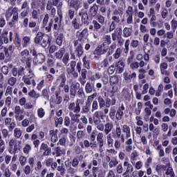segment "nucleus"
Listing matches in <instances>:
<instances>
[{"label": "nucleus", "instance_id": "obj_39", "mask_svg": "<svg viewBox=\"0 0 177 177\" xmlns=\"http://www.w3.org/2000/svg\"><path fill=\"white\" fill-rule=\"evenodd\" d=\"M24 172L26 175H30L31 174V166L26 165L24 169Z\"/></svg>", "mask_w": 177, "mask_h": 177}, {"label": "nucleus", "instance_id": "obj_26", "mask_svg": "<svg viewBox=\"0 0 177 177\" xmlns=\"http://www.w3.org/2000/svg\"><path fill=\"white\" fill-rule=\"evenodd\" d=\"M145 112L146 113L145 116V120L147 122V121H149V118H150V115H151V110H150L149 107H146L145 109Z\"/></svg>", "mask_w": 177, "mask_h": 177}, {"label": "nucleus", "instance_id": "obj_2", "mask_svg": "<svg viewBox=\"0 0 177 177\" xmlns=\"http://www.w3.org/2000/svg\"><path fill=\"white\" fill-rule=\"evenodd\" d=\"M77 91L79 95H82L83 91L82 89H80V83H72L70 91L71 96H75V95H77Z\"/></svg>", "mask_w": 177, "mask_h": 177}, {"label": "nucleus", "instance_id": "obj_30", "mask_svg": "<svg viewBox=\"0 0 177 177\" xmlns=\"http://www.w3.org/2000/svg\"><path fill=\"white\" fill-rule=\"evenodd\" d=\"M63 34L60 33L58 35L56 42L59 45V46H61L62 44H63V38H64Z\"/></svg>", "mask_w": 177, "mask_h": 177}, {"label": "nucleus", "instance_id": "obj_11", "mask_svg": "<svg viewBox=\"0 0 177 177\" xmlns=\"http://www.w3.org/2000/svg\"><path fill=\"white\" fill-rule=\"evenodd\" d=\"M49 136L50 138L51 142H53V143H56V141L59 139L57 138V129L50 130L49 131Z\"/></svg>", "mask_w": 177, "mask_h": 177}, {"label": "nucleus", "instance_id": "obj_49", "mask_svg": "<svg viewBox=\"0 0 177 177\" xmlns=\"http://www.w3.org/2000/svg\"><path fill=\"white\" fill-rule=\"evenodd\" d=\"M15 15V8H8L6 15L8 17Z\"/></svg>", "mask_w": 177, "mask_h": 177}, {"label": "nucleus", "instance_id": "obj_14", "mask_svg": "<svg viewBox=\"0 0 177 177\" xmlns=\"http://www.w3.org/2000/svg\"><path fill=\"white\" fill-rule=\"evenodd\" d=\"M29 55H30V51L28 50L25 49V50H22L19 54L21 60L22 62H26V60H27V57H28Z\"/></svg>", "mask_w": 177, "mask_h": 177}, {"label": "nucleus", "instance_id": "obj_18", "mask_svg": "<svg viewBox=\"0 0 177 177\" xmlns=\"http://www.w3.org/2000/svg\"><path fill=\"white\" fill-rule=\"evenodd\" d=\"M88 15L90 16H93V17H95V16L97 15V6L93 5L92 7H91L88 11Z\"/></svg>", "mask_w": 177, "mask_h": 177}, {"label": "nucleus", "instance_id": "obj_29", "mask_svg": "<svg viewBox=\"0 0 177 177\" xmlns=\"http://www.w3.org/2000/svg\"><path fill=\"white\" fill-rule=\"evenodd\" d=\"M162 91H164V86L162 84H160L156 93V96L160 97V96H161V93H162Z\"/></svg>", "mask_w": 177, "mask_h": 177}, {"label": "nucleus", "instance_id": "obj_52", "mask_svg": "<svg viewBox=\"0 0 177 177\" xmlns=\"http://www.w3.org/2000/svg\"><path fill=\"white\" fill-rule=\"evenodd\" d=\"M142 89H143L142 91V95H146V93H147L149 90V84H145L143 86Z\"/></svg>", "mask_w": 177, "mask_h": 177}, {"label": "nucleus", "instance_id": "obj_48", "mask_svg": "<svg viewBox=\"0 0 177 177\" xmlns=\"http://www.w3.org/2000/svg\"><path fill=\"white\" fill-rule=\"evenodd\" d=\"M100 117L102 120H103V117H104V115H102V113L100 111H96L94 113L93 118H100Z\"/></svg>", "mask_w": 177, "mask_h": 177}, {"label": "nucleus", "instance_id": "obj_12", "mask_svg": "<svg viewBox=\"0 0 177 177\" xmlns=\"http://www.w3.org/2000/svg\"><path fill=\"white\" fill-rule=\"evenodd\" d=\"M124 142H125V138L123 134H122L120 138H116V140L114 144L115 149H120L122 143H124Z\"/></svg>", "mask_w": 177, "mask_h": 177}, {"label": "nucleus", "instance_id": "obj_58", "mask_svg": "<svg viewBox=\"0 0 177 177\" xmlns=\"http://www.w3.org/2000/svg\"><path fill=\"white\" fill-rule=\"evenodd\" d=\"M118 165V161H117L116 160H111L109 162V167H110V168H113V167H115Z\"/></svg>", "mask_w": 177, "mask_h": 177}, {"label": "nucleus", "instance_id": "obj_34", "mask_svg": "<svg viewBox=\"0 0 177 177\" xmlns=\"http://www.w3.org/2000/svg\"><path fill=\"white\" fill-rule=\"evenodd\" d=\"M19 10L17 8H14V14L12 17V21H16L19 19V12H17Z\"/></svg>", "mask_w": 177, "mask_h": 177}, {"label": "nucleus", "instance_id": "obj_36", "mask_svg": "<svg viewBox=\"0 0 177 177\" xmlns=\"http://www.w3.org/2000/svg\"><path fill=\"white\" fill-rule=\"evenodd\" d=\"M79 16H82V23H86V21H88V14L80 12Z\"/></svg>", "mask_w": 177, "mask_h": 177}, {"label": "nucleus", "instance_id": "obj_50", "mask_svg": "<svg viewBox=\"0 0 177 177\" xmlns=\"http://www.w3.org/2000/svg\"><path fill=\"white\" fill-rule=\"evenodd\" d=\"M16 81H17L16 77H12L8 80V82L9 85H11V86H13V85L16 84Z\"/></svg>", "mask_w": 177, "mask_h": 177}, {"label": "nucleus", "instance_id": "obj_27", "mask_svg": "<svg viewBox=\"0 0 177 177\" xmlns=\"http://www.w3.org/2000/svg\"><path fill=\"white\" fill-rule=\"evenodd\" d=\"M165 175H167L170 177H175V172H174V169H172L171 167H167Z\"/></svg>", "mask_w": 177, "mask_h": 177}, {"label": "nucleus", "instance_id": "obj_13", "mask_svg": "<svg viewBox=\"0 0 177 177\" xmlns=\"http://www.w3.org/2000/svg\"><path fill=\"white\" fill-rule=\"evenodd\" d=\"M124 111H125V107L124 106V105H122L120 107L118 108V111L116 113L117 120H122Z\"/></svg>", "mask_w": 177, "mask_h": 177}, {"label": "nucleus", "instance_id": "obj_55", "mask_svg": "<svg viewBox=\"0 0 177 177\" xmlns=\"http://www.w3.org/2000/svg\"><path fill=\"white\" fill-rule=\"evenodd\" d=\"M121 55V48H117L115 54L113 55L115 59H118Z\"/></svg>", "mask_w": 177, "mask_h": 177}, {"label": "nucleus", "instance_id": "obj_45", "mask_svg": "<svg viewBox=\"0 0 177 177\" xmlns=\"http://www.w3.org/2000/svg\"><path fill=\"white\" fill-rule=\"evenodd\" d=\"M35 162V157H30L28 158V164L30 165L31 168H34V164Z\"/></svg>", "mask_w": 177, "mask_h": 177}, {"label": "nucleus", "instance_id": "obj_16", "mask_svg": "<svg viewBox=\"0 0 177 177\" xmlns=\"http://www.w3.org/2000/svg\"><path fill=\"white\" fill-rule=\"evenodd\" d=\"M124 167H126V171L127 174L129 172H133V166L131 163H129L128 161L125 160L123 163Z\"/></svg>", "mask_w": 177, "mask_h": 177}, {"label": "nucleus", "instance_id": "obj_19", "mask_svg": "<svg viewBox=\"0 0 177 177\" xmlns=\"http://www.w3.org/2000/svg\"><path fill=\"white\" fill-rule=\"evenodd\" d=\"M113 124L112 123H106L104 125V133L106 135H109V133H110V131L113 130Z\"/></svg>", "mask_w": 177, "mask_h": 177}, {"label": "nucleus", "instance_id": "obj_5", "mask_svg": "<svg viewBox=\"0 0 177 177\" xmlns=\"http://www.w3.org/2000/svg\"><path fill=\"white\" fill-rule=\"evenodd\" d=\"M106 52H107V47H106L104 44H103L96 48V49L94 50V55L99 56L100 55H104V53H106Z\"/></svg>", "mask_w": 177, "mask_h": 177}, {"label": "nucleus", "instance_id": "obj_59", "mask_svg": "<svg viewBox=\"0 0 177 177\" xmlns=\"http://www.w3.org/2000/svg\"><path fill=\"white\" fill-rule=\"evenodd\" d=\"M116 171L118 174H122L124 171V168L122 167V165H118L116 168Z\"/></svg>", "mask_w": 177, "mask_h": 177}, {"label": "nucleus", "instance_id": "obj_10", "mask_svg": "<svg viewBox=\"0 0 177 177\" xmlns=\"http://www.w3.org/2000/svg\"><path fill=\"white\" fill-rule=\"evenodd\" d=\"M122 35V29L121 28H118L115 32L112 34V39L113 41H117L118 39H120L121 38V35Z\"/></svg>", "mask_w": 177, "mask_h": 177}, {"label": "nucleus", "instance_id": "obj_23", "mask_svg": "<svg viewBox=\"0 0 177 177\" xmlns=\"http://www.w3.org/2000/svg\"><path fill=\"white\" fill-rule=\"evenodd\" d=\"M132 28H124L123 30V33L124 37L128 38V37H131L132 35Z\"/></svg>", "mask_w": 177, "mask_h": 177}, {"label": "nucleus", "instance_id": "obj_47", "mask_svg": "<svg viewBox=\"0 0 177 177\" xmlns=\"http://www.w3.org/2000/svg\"><path fill=\"white\" fill-rule=\"evenodd\" d=\"M156 20H157V17L155 15H152L150 19V24H151L152 27H156Z\"/></svg>", "mask_w": 177, "mask_h": 177}, {"label": "nucleus", "instance_id": "obj_15", "mask_svg": "<svg viewBox=\"0 0 177 177\" xmlns=\"http://www.w3.org/2000/svg\"><path fill=\"white\" fill-rule=\"evenodd\" d=\"M13 135L14 138H16V139H20L21 136H23V131L20 129V128H15L13 131Z\"/></svg>", "mask_w": 177, "mask_h": 177}, {"label": "nucleus", "instance_id": "obj_8", "mask_svg": "<svg viewBox=\"0 0 177 177\" xmlns=\"http://www.w3.org/2000/svg\"><path fill=\"white\" fill-rule=\"evenodd\" d=\"M70 6L74 8L76 10L82 8V1L81 0H71L70 2Z\"/></svg>", "mask_w": 177, "mask_h": 177}, {"label": "nucleus", "instance_id": "obj_38", "mask_svg": "<svg viewBox=\"0 0 177 177\" xmlns=\"http://www.w3.org/2000/svg\"><path fill=\"white\" fill-rule=\"evenodd\" d=\"M130 68L132 70H138L139 68V62H133L130 64Z\"/></svg>", "mask_w": 177, "mask_h": 177}, {"label": "nucleus", "instance_id": "obj_3", "mask_svg": "<svg viewBox=\"0 0 177 177\" xmlns=\"http://www.w3.org/2000/svg\"><path fill=\"white\" fill-rule=\"evenodd\" d=\"M9 149H10L9 150L10 153H12L13 150L14 151H17V150H19V149H20V145L16 142V139L12 138L10 140Z\"/></svg>", "mask_w": 177, "mask_h": 177}, {"label": "nucleus", "instance_id": "obj_20", "mask_svg": "<svg viewBox=\"0 0 177 177\" xmlns=\"http://www.w3.org/2000/svg\"><path fill=\"white\" fill-rule=\"evenodd\" d=\"M69 115L72 121H74L75 122H77V123L80 122V117H81V115L74 114L73 112H70Z\"/></svg>", "mask_w": 177, "mask_h": 177}, {"label": "nucleus", "instance_id": "obj_56", "mask_svg": "<svg viewBox=\"0 0 177 177\" xmlns=\"http://www.w3.org/2000/svg\"><path fill=\"white\" fill-rule=\"evenodd\" d=\"M161 16H162V19H167V17L168 16V10L163 9L161 12Z\"/></svg>", "mask_w": 177, "mask_h": 177}, {"label": "nucleus", "instance_id": "obj_43", "mask_svg": "<svg viewBox=\"0 0 177 177\" xmlns=\"http://www.w3.org/2000/svg\"><path fill=\"white\" fill-rule=\"evenodd\" d=\"M19 162L20 165L24 167V165H26V162H27V159L26 158V157L21 156L19 157Z\"/></svg>", "mask_w": 177, "mask_h": 177}, {"label": "nucleus", "instance_id": "obj_61", "mask_svg": "<svg viewBox=\"0 0 177 177\" xmlns=\"http://www.w3.org/2000/svg\"><path fill=\"white\" fill-rule=\"evenodd\" d=\"M153 45L155 46H158L160 45V37H156L153 39Z\"/></svg>", "mask_w": 177, "mask_h": 177}, {"label": "nucleus", "instance_id": "obj_37", "mask_svg": "<svg viewBox=\"0 0 177 177\" xmlns=\"http://www.w3.org/2000/svg\"><path fill=\"white\" fill-rule=\"evenodd\" d=\"M29 96H30V97H33V99H38V97H39V93H37L33 90L29 93Z\"/></svg>", "mask_w": 177, "mask_h": 177}, {"label": "nucleus", "instance_id": "obj_32", "mask_svg": "<svg viewBox=\"0 0 177 177\" xmlns=\"http://www.w3.org/2000/svg\"><path fill=\"white\" fill-rule=\"evenodd\" d=\"M37 115L39 118H44V117H45V109L42 108L38 109Z\"/></svg>", "mask_w": 177, "mask_h": 177}, {"label": "nucleus", "instance_id": "obj_25", "mask_svg": "<svg viewBox=\"0 0 177 177\" xmlns=\"http://www.w3.org/2000/svg\"><path fill=\"white\" fill-rule=\"evenodd\" d=\"M110 82L112 85H117L120 82V77L111 76L110 78Z\"/></svg>", "mask_w": 177, "mask_h": 177}, {"label": "nucleus", "instance_id": "obj_24", "mask_svg": "<svg viewBox=\"0 0 177 177\" xmlns=\"http://www.w3.org/2000/svg\"><path fill=\"white\" fill-rule=\"evenodd\" d=\"M24 81L27 85H31L32 84L35 86V80L32 77H24Z\"/></svg>", "mask_w": 177, "mask_h": 177}, {"label": "nucleus", "instance_id": "obj_1", "mask_svg": "<svg viewBox=\"0 0 177 177\" xmlns=\"http://www.w3.org/2000/svg\"><path fill=\"white\" fill-rule=\"evenodd\" d=\"M35 42L39 44L43 48H46V46H48V44L50 42V37H49V35L44 34L42 32H38L35 38Z\"/></svg>", "mask_w": 177, "mask_h": 177}, {"label": "nucleus", "instance_id": "obj_4", "mask_svg": "<svg viewBox=\"0 0 177 177\" xmlns=\"http://www.w3.org/2000/svg\"><path fill=\"white\" fill-rule=\"evenodd\" d=\"M68 109L70 110V113H80L81 111V107L80 104L72 102L69 104Z\"/></svg>", "mask_w": 177, "mask_h": 177}, {"label": "nucleus", "instance_id": "obj_42", "mask_svg": "<svg viewBox=\"0 0 177 177\" xmlns=\"http://www.w3.org/2000/svg\"><path fill=\"white\" fill-rule=\"evenodd\" d=\"M84 67L89 68V60L86 58V55L83 57Z\"/></svg>", "mask_w": 177, "mask_h": 177}, {"label": "nucleus", "instance_id": "obj_7", "mask_svg": "<svg viewBox=\"0 0 177 177\" xmlns=\"http://www.w3.org/2000/svg\"><path fill=\"white\" fill-rule=\"evenodd\" d=\"M74 46L75 48V52L78 56H81L84 53V48H82V44L80 41H75Z\"/></svg>", "mask_w": 177, "mask_h": 177}, {"label": "nucleus", "instance_id": "obj_54", "mask_svg": "<svg viewBox=\"0 0 177 177\" xmlns=\"http://www.w3.org/2000/svg\"><path fill=\"white\" fill-rule=\"evenodd\" d=\"M98 103H99L100 107L102 108L104 106V104H105L104 100L102 97H98Z\"/></svg>", "mask_w": 177, "mask_h": 177}, {"label": "nucleus", "instance_id": "obj_22", "mask_svg": "<svg viewBox=\"0 0 177 177\" xmlns=\"http://www.w3.org/2000/svg\"><path fill=\"white\" fill-rule=\"evenodd\" d=\"M64 52H66V50L64 48H61L58 52L55 53V56L57 59H62L63 57V55H64Z\"/></svg>", "mask_w": 177, "mask_h": 177}, {"label": "nucleus", "instance_id": "obj_51", "mask_svg": "<svg viewBox=\"0 0 177 177\" xmlns=\"http://www.w3.org/2000/svg\"><path fill=\"white\" fill-rule=\"evenodd\" d=\"M12 103V97H7L5 100V104L7 106V107H10V104Z\"/></svg>", "mask_w": 177, "mask_h": 177}, {"label": "nucleus", "instance_id": "obj_31", "mask_svg": "<svg viewBox=\"0 0 177 177\" xmlns=\"http://www.w3.org/2000/svg\"><path fill=\"white\" fill-rule=\"evenodd\" d=\"M30 37H28L27 36L24 37L22 39L23 47L26 48V46H27V45H28L30 44Z\"/></svg>", "mask_w": 177, "mask_h": 177}, {"label": "nucleus", "instance_id": "obj_6", "mask_svg": "<svg viewBox=\"0 0 177 177\" xmlns=\"http://www.w3.org/2000/svg\"><path fill=\"white\" fill-rule=\"evenodd\" d=\"M45 62V55L42 53H38L33 58V63L35 64H42Z\"/></svg>", "mask_w": 177, "mask_h": 177}, {"label": "nucleus", "instance_id": "obj_40", "mask_svg": "<svg viewBox=\"0 0 177 177\" xmlns=\"http://www.w3.org/2000/svg\"><path fill=\"white\" fill-rule=\"evenodd\" d=\"M171 28L173 30V32H175V31H176V28H177V21L175 19H173L171 21Z\"/></svg>", "mask_w": 177, "mask_h": 177}, {"label": "nucleus", "instance_id": "obj_57", "mask_svg": "<svg viewBox=\"0 0 177 177\" xmlns=\"http://www.w3.org/2000/svg\"><path fill=\"white\" fill-rule=\"evenodd\" d=\"M116 138H121V136H122V135H121V128H120V127H118V124L117 125L116 127Z\"/></svg>", "mask_w": 177, "mask_h": 177}, {"label": "nucleus", "instance_id": "obj_64", "mask_svg": "<svg viewBox=\"0 0 177 177\" xmlns=\"http://www.w3.org/2000/svg\"><path fill=\"white\" fill-rule=\"evenodd\" d=\"M26 102V97H21V98L19 99V104L21 106H25Z\"/></svg>", "mask_w": 177, "mask_h": 177}, {"label": "nucleus", "instance_id": "obj_9", "mask_svg": "<svg viewBox=\"0 0 177 177\" xmlns=\"http://www.w3.org/2000/svg\"><path fill=\"white\" fill-rule=\"evenodd\" d=\"M124 67H125V63L122 60H120L115 64L116 72L118 73L119 74H121V73L124 71Z\"/></svg>", "mask_w": 177, "mask_h": 177}, {"label": "nucleus", "instance_id": "obj_21", "mask_svg": "<svg viewBox=\"0 0 177 177\" xmlns=\"http://www.w3.org/2000/svg\"><path fill=\"white\" fill-rule=\"evenodd\" d=\"M24 71V69L23 68H21L19 69H17V68H14L12 69V75H14V77H17V75H21Z\"/></svg>", "mask_w": 177, "mask_h": 177}, {"label": "nucleus", "instance_id": "obj_53", "mask_svg": "<svg viewBox=\"0 0 177 177\" xmlns=\"http://www.w3.org/2000/svg\"><path fill=\"white\" fill-rule=\"evenodd\" d=\"M3 176L5 177H10L12 176V172H10V170L9 169V168H6L4 170Z\"/></svg>", "mask_w": 177, "mask_h": 177}, {"label": "nucleus", "instance_id": "obj_33", "mask_svg": "<svg viewBox=\"0 0 177 177\" xmlns=\"http://www.w3.org/2000/svg\"><path fill=\"white\" fill-rule=\"evenodd\" d=\"M134 58H135V54L133 53V51H131L130 56L127 59V64H131V63H133Z\"/></svg>", "mask_w": 177, "mask_h": 177}, {"label": "nucleus", "instance_id": "obj_46", "mask_svg": "<svg viewBox=\"0 0 177 177\" xmlns=\"http://www.w3.org/2000/svg\"><path fill=\"white\" fill-rule=\"evenodd\" d=\"M70 60V55L68 53H66L64 54V58H63V62L65 64H67L68 63V61Z\"/></svg>", "mask_w": 177, "mask_h": 177}, {"label": "nucleus", "instance_id": "obj_62", "mask_svg": "<svg viewBox=\"0 0 177 177\" xmlns=\"http://www.w3.org/2000/svg\"><path fill=\"white\" fill-rule=\"evenodd\" d=\"M161 129L163 132H167L168 131V124L167 123H162Z\"/></svg>", "mask_w": 177, "mask_h": 177}, {"label": "nucleus", "instance_id": "obj_44", "mask_svg": "<svg viewBox=\"0 0 177 177\" xmlns=\"http://www.w3.org/2000/svg\"><path fill=\"white\" fill-rule=\"evenodd\" d=\"M12 93H13V88L8 86L6 90L5 95L9 96V95H12Z\"/></svg>", "mask_w": 177, "mask_h": 177}, {"label": "nucleus", "instance_id": "obj_35", "mask_svg": "<svg viewBox=\"0 0 177 177\" xmlns=\"http://www.w3.org/2000/svg\"><path fill=\"white\" fill-rule=\"evenodd\" d=\"M6 149V145H5V141L1 140H0V154H2L5 149Z\"/></svg>", "mask_w": 177, "mask_h": 177}, {"label": "nucleus", "instance_id": "obj_28", "mask_svg": "<svg viewBox=\"0 0 177 177\" xmlns=\"http://www.w3.org/2000/svg\"><path fill=\"white\" fill-rule=\"evenodd\" d=\"M85 91L86 93H92V92L93 91V86H92V84H91V83H86L85 86Z\"/></svg>", "mask_w": 177, "mask_h": 177}, {"label": "nucleus", "instance_id": "obj_63", "mask_svg": "<svg viewBox=\"0 0 177 177\" xmlns=\"http://www.w3.org/2000/svg\"><path fill=\"white\" fill-rule=\"evenodd\" d=\"M97 21L100 23V24H104V17L102 15H98L97 18Z\"/></svg>", "mask_w": 177, "mask_h": 177}, {"label": "nucleus", "instance_id": "obj_17", "mask_svg": "<svg viewBox=\"0 0 177 177\" xmlns=\"http://www.w3.org/2000/svg\"><path fill=\"white\" fill-rule=\"evenodd\" d=\"M122 132L125 133V136L127 139L131 138V128L128 125H123L122 126Z\"/></svg>", "mask_w": 177, "mask_h": 177}, {"label": "nucleus", "instance_id": "obj_60", "mask_svg": "<svg viewBox=\"0 0 177 177\" xmlns=\"http://www.w3.org/2000/svg\"><path fill=\"white\" fill-rule=\"evenodd\" d=\"M143 167V162L142 161H138L136 163V169H140Z\"/></svg>", "mask_w": 177, "mask_h": 177}, {"label": "nucleus", "instance_id": "obj_41", "mask_svg": "<svg viewBox=\"0 0 177 177\" xmlns=\"http://www.w3.org/2000/svg\"><path fill=\"white\" fill-rule=\"evenodd\" d=\"M127 16H128L127 23V24H131V23L133 21L132 13H129V11H127Z\"/></svg>", "mask_w": 177, "mask_h": 177}]
</instances>
